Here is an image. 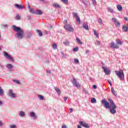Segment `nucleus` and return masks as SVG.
Returning a JSON list of instances; mask_svg holds the SVG:
<instances>
[{
	"label": "nucleus",
	"instance_id": "864d4df0",
	"mask_svg": "<svg viewBox=\"0 0 128 128\" xmlns=\"http://www.w3.org/2000/svg\"><path fill=\"white\" fill-rule=\"evenodd\" d=\"M3 26H4V28H8V24H4Z\"/></svg>",
	"mask_w": 128,
	"mask_h": 128
},
{
	"label": "nucleus",
	"instance_id": "c9c22d12",
	"mask_svg": "<svg viewBox=\"0 0 128 128\" xmlns=\"http://www.w3.org/2000/svg\"><path fill=\"white\" fill-rule=\"evenodd\" d=\"M53 6H54V8H60V6L59 4H53Z\"/></svg>",
	"mask_w": 128,
	"mask_h": 128
},
{
	"label": "nucleus",
	"instance_id": "f03ea898",
	"mask_svg": "<svg viewBox=\"0 0 128 128\" xmlns=\"http://www.w3.org/2000/svg\"><path fill=\"white\" fill-rule=\"evenodd\" d=\"M24 30L20 27H16V37L18 40H22L24 36Z\"/></svg>",
	"mask_w": 128,
	"mask_h": 128
},
{
	"label": "nucleus",
	"instance_id": "69168bd1",
	"mask_svg": "<svg viewBox=\"0 0 128 128\" xmlns=\"http://www.w3.org/2000/svg\"><path fill=\"white\" fill-rule=\"evenodd\" d=\"M50 28H52V26H50Z\"/></svg>",
	"mask_w": 128,
	"mask_h": 128
},
{
	"label": "nucleus",
	"instance_id": "1a4fd4ad",
	"mask_svg": "<svg viewBox=\"0 0 128 128\" xmlns=\"http://www.w3.org/2000/svg\"><path fill=\"white\" fill-rule=\"evenodd\" d=\"M110 47L112 48H120V46L118 44L114 43V42H112L110 44Z\"/></svg>",
	"mask_w": 128,
	"mask_h": 128
},
{
	"label": "nucleus",
	"instance_id": "72a5a7b5",
	"mask_svg": "<svg viewBox=\"0 0 128 128\" xmlns=\"http://www.w3.org/2000/svg\"><path fill=\"white\" fill-rule=\"evenodd\" d=\"M98 22L100 24H102V20L101 18H99L98 19Z\"/></svg>",
	"mask_w": 128,
	"mask_h": 128
},
{
	"label": "nucleus",
	"instance_id": "c756f323",
	"mask_svg": "<svg viewBox=\"0 0 128 128\" xmlns=\"http://www.w3.org/2000/svg\"><path fill=\"white\" fill-rule=\"evenodd\" d=\"M93 32H94V36H96V38H98V32H96V30H93Z\"/></svg>",
	"mask_w": 128,
	"mask_h": 128
},
{
	"label": "nucleus",
	"instance_id": "8fccbe9b",
	"mask_svg": "<svg viewBox=\"0 0 128 128\" xmlns=\"http://www.w3.org/2000/svg\"><path fill=\"white\" fill-rule=\"evenodd\" d=\"M0 68H4V65L2 63H0Z\"/></svg>",
	"mask_w": 128,
	"mask_h": 128
},
{
	"label": "nucleus",
	"instance_id": "5701e85b",
	"mask_svg": "<svg viewBox=\"0 0 128 128\" xmlns=\"http://www.w3.org/2000/svg\"><path fill=\"white\" fill-rule=\"evenodd\" d=\"M117 8L120 12H122V6L121 5H118Z\"/></svg>",
	"mask_w": 128,
	"mask_h": 128
},
{
	"label": "nucleus",
	"instance_id": "0e129e2a",
	"mask_svg": "<svg viewBox=\"0 0 128 128\" xmlns=\"http://www.w3.org/2000/svg\"><path fill=\"white\" fill-rule=\"evenodd\" d=\"M29 35H30V36H32V34L29 33Z\"/></svg>",
	"mask_w": 128,
	"mask_h": 128
},
{
	"label": "nucleus",
	"instance_id": "f3484780",
	"mask_svg": "<svg viewBox=\"0 0 128 128\" xmlns=\"http://www.w3.org/2000/svg\"><path fill=\"white\" fill-rule=\"evenodd\" d=\"M107 10L109 12H111V14H114V9L110 7H108L107 8Z\"/></svg>",
	"mask_w": 128,
	"mask_h": 128
},
{
	"label": "nucleus",
	"instance_id": "de8ad7c7",
	"mask_svg": "<svg viewBox=\"0 0 128 128\" xmlns=\"http://www.w3.org/2000/svg\"><path fill=\"white\" fill-rule=\"evenodd\" d=\"M46 72H47V74H50V73H51V72H50V70H46Z\"/></svg>",
	"mask_w": 128,
	"mask_h": 128
},
{
	"label": "nucleus",
	"instance_id": "37998d69",
	"mask_svg": "<svg viewBox=\"0 0 128 128\" xmlns=\"http://www.w3.org/2000/svg\"><path fill=\"white\" fill-rule=\"evenodd\" d=\"M10 128H16V125H10Z\"/></svg>",
	"mask_w": 128,
	"mask_h": 128
},
{
	"label": "nucleus",
	"instance_id": "a211bd4d",
	"mask_svg": "<svg viewBox=\"0 0 128 128\" xmlns=\"http://www.w3.org/2000/svg\"><path fill=\"white\" fill-rule=\"evenodd\" d=\"M16 8H18V10H24V7L22 5L16 4Z\"/></svg>",
	"mask_w": 128,
	"mask_h": 128
},
{
	"label": "nucleus",
	"instance_id": "603ef678",
	"mask_svg": "<svg viewBox=\"0 0 128 128\" xmlns=\"http://www.w3.org/2000/svg\"><path fill=\"white\" fill-rule=\"evenodd\" d=\"M66 100H68V97H64V102H66Z\"/></svg>",
	"mask_w": 128,
	"mask_h": 128
},
{
	"label": "nucleus",
	"instance_id": "f257e3e1",
	"mask_svg": "<svg viewBox=\"0 0 128 128\" xmlns=\"http://www.w3.org/2000/svg\"><path fill=\"white\" fill-rule=\"evenodd\" d=\"M108 102L110 103L106 100H102V104L104 105L106 108H110V114H116V106L114 104V102L112 100L108 99Z\"/></svg>",
	"mask_w": 128,
	"mask_h": 128
},
{
	"label": "nucleus",
	"instance_id": "cd10ccee",
	"mask_svg": "<svg viewBox=\"0 0 128 128\" xmlns=\"http://www.w3.org/2000/svg\"><path fill=\"white\" fill-rule=\"evenodd\" d=\"M29 10L30 12H32V14H36V12L34 11V9L32 8L30 6H28Z\"/></svg>",
	"mask_w": 128,
	"mask_h": 128
},
{
	"label": "nucleus",
	"instance_id": "f704fd0d",
	"mask_svg": "<svg viewBox=\"0 0 128 128\" xmlns=\"http://www.w3.org/2000/svg\"><path fill=\"white\" fill-rule=\"evenodd\" d=\"M62 2H64L65 4H68V0H61Z\"/></svg>",
	"mask_w": 128,
	"mask_h": 128
},
{
	"label": "nucleus",
	"instance_id": "ea45409f",
	"mask_svg": "<svg viewBox=\"0 0 128 128\" xmlns=\"http://www.w3.org/2000/svg\"><path fill=\"white\" fill-rule=\"evenodd\" d=\"M12 28L14 32H16V25L12 26Z\"/></svg>",
	"mask_w": 128,
	"mask_h": 128
},
{
	"label": "nucleus",
	"instance_id": "4468645a",
	"mask_svg": "<svg viewBox=\"0 0 128 128\" xmlns=\"http://www.w3.org/2000/svg\"><path fill=\"white\" fill-rule=\"evenodd\" d=\"M56 92H57L58 96H60V94L62 93V91H60V88H56V87H54V88Z\"/></svg>",
	"mask_w": 128,
	"mask_h": 128
},
{
	"label": "nucleus",
	"instance_id": "dca6fc26",
	"mask_svg": "<svg viewBox=\"0 0 128 128\" xmlns=\"http://www.w3.org/2000/svg\"><path fill=\"white\" fill-rule=\"evenodd\" d=\"M83 28L86 29V30H88V23L85 22L83 24Z\"/></svg>",
	"mask_w": 128,
	"mask_h": 128
},
{
	"label": "nucleus",
	"instance_id": "f8f14e48",
	"mask_svg": "<svg viewBox=\"0 0 128 128\" xmlns=\"http://www.w3.org/2000/svg\"><path fill=\"white\" fill-rule=\"evenodd\" d=\"M80 126H84V128H90V126H88V124H86V122L80 121Z\"/></svg>",
	"mask_w": 128,
	"mask_h": 128
},
{
	"label": "nucleus",
	"instance_id": "5fc2aeb1",
	"mask_svg": "<svg viewBox=\"0 0 128 128\" xmlns=\"http://www.w3.org/2000/svg\"><path fill=\"white\" fill-rule=\"evenodd\" d=\"M62 128H66V125H63Z\"/></svg>",
	"mask_w": 128,
	"mask_h": 128
},
{
	"label": "nucleus",
	"instance_id": "bb28decb",
	"mask_svg": "<svg viewBox=\"0 0 128 128\" xmlns=\"http://www.w3.org/2000/svg\"><path fill=\"white\" fill-rule=\"evenodd\" d=\"M76 40L78 44H82V42H80V38L77 37L76 38Z\"/></svg>",
	"mask_w": 128,
	"mask_h": 128
},
{
	"label": "nucleus",
	"instance_id": "ddd939ff",
	"mask_svg": "<svg viewBox=\"0 0 128 128\" xmlns=\"http://www.w3.org/2000/svg\"><path fill=\"white\" fill-rule=\"evenodd\" d=\"M30 116L31 118H33L34 120H36V113L34 112H30Z\"/></svg>",
	"mask_w": 128,
	"mask_h": 128
},
{
	"label": "nucleus",
	"instance_id": "4be33fe9",
	"mask_svg": "<svg viewBox=\"0 0 128 128\" xmlns=\"http://www.w3.org/2000/svg\"><path fill=\"white\" fill-rule=\"evenodd\" d=\"M19 116H26V114L22 111H20L19 112Z\"/></svg>",
	"mask_w": 128,
	"mask_h": 128
},
{
	"label": "nucleus",
	"instance_id": "c03bdc74",
	"mask_svg": "<svg viewBox=\"0 0 128 128\" xmlns=\"http://www.w3.org/2000/svg\"><path fill=\"white\" fill-rule=\"evenodd\" d=\"M16 84H19L20 86V84H22L20 82V81H18V80H16Z\"/></svg>",
	"mask_w": 128,
	"mask_h": 128
},
{
	"label": "nucleus",
	"instance_id": "bf43d9fd",
	"mask_svg": "<svg viewBox=\"0 0 128 128\" xmlns=\"http://www.w3.org/2000/svg\"><path fill=\"white\" fill-rule=\"evenodd\" d=\"M64 23L68 24V20H64Z\"/></svg>",
	"mask_w": 128,
	"mask_h": 128
},
{
	"label": "nucleus",
	"instance_id": "b1692460",
	"mask_svg": "<svg viewBox=\"0 0 128 128\" xmlns=\"http://www.w3.org/2000/svg\"><path fill=\"white\" fill-rule=\"evenodd\" d=\"M6 68H9L10 70L12 68L13 66L12 64H8L6 65Z\"/></svg>",
	"mask_w": 128,
	"mask_h": 128
},
{
	"label": "nucleus",
	"instance_id": "3c124183",
	"mask_svg": "<svg viewBox=\"0 0 128 128\" xmlns=\"http://www.w3.org/2000/svg\"><path fill=\"white\" fill-rule=\"evenodd\" d=\"M12 82H15V84H16V80H12Z\"/></svg>",
	"mask_w": 128,
	"mask_h": 128
},
{
	"label": "nucleus",
	"instance_id": "680f3d73",
	"mask_svg": "<svg viewBox=\"0 0 128 128\" xmlns=\"http://www.w3.org/2000/svg\"><path fill=\"white\" fill-rule=\"evenodd\" d=\"M0 106H2V101H0Z\"/></svg>",
	"mask_w": 128,
	"mask_h": 128
},
{
	"label": "nucleus",
	"instance_id": "0eeeda50",
	"mask_svg": "<svg viewBox=\"0 0 128 128\" xmlns=\"http://www.w3.org/2000/svg\"><path fill=\"white\" fill-rule=\"evenodd\" d=\"M72 84L76 88H80V84L76 81V78H73L72 80Z\"/></svg>",
	"mask_w": 128,
	"mask_h": 128
},
{
	"label": "nucleus",
	"instance_id": "473e14b6",
	"mask_svg": "<svg viewBox=\"0 0 128 128\" xmlns=\"http://www.w3.org/2000/svg\"><path fill=\"white\" fill-rule=\"evenodd\" d=\"M91 102H92V104H96V100L95 98H92L91 100Z\"/></svg>",
	"mask_w": 128,
	"mask_h": 128
},
{
	"label": "nucleus",
	"instance_id": "a19ab883",
	"mask_svg": "<svg viewBox=\"0 0 128 128\" xmlns=\"http://www.w3.org/2000/svg\"><path fill=\"white\" fill-rule=\"evenodd\" d=\"M74 62L76 64H78L80 62L78 59H74Z\"/></svg>",
	"mask_w": 128,
	"mask_h": 128
},
{
	"label": "nucleus",
	"instance_id": "2f4dec72",
	"mask_svg": "<svg viewBox=\"0 0 128 128\" xmlns=\"http://www.w3.org/2000/svg\"><path fill=\"white\" fill-rule=\"evenodd\" d=\"M38 98L39 100H43L44 99V98L42 95H38Z\"/></svg>",
	"mask_w": 128,
	"mask_h": 128
},
{
	"label": "nucleus",
	"instance_id": "58836bf2",
	"mask_svg": "<svg viewBox=\"0 0 128 128\" xmlns=\"http://www.w3.org/2000/svg\"><path fill=\"white\" fill-rule=\"evenodd\" d=\"M78 47H76L73 48V52H78Z\"/></svg>",
	"mask_w": 128,
	"mask_h": 128
},
{
	"label": "nucleus",
	"instance_id": "7c9ffc66",
	"mask_svg": "<svg viewBox=\"0 0 128 128\" xmlns=\"http://www.w3.org/2000/svg\"><path fill=\"white\" fill-rule=\"evenodd\" d=\"M0 96H4V90L0 86Z\"/></svg>",
	"mask_w": 128,
	"mask_h": 128
},
{
	"label": "nucleus",
	"instance_id": "338daca9",
	"mask_svg": "<svg viewBox=\"0 0 128 128\" xmlns=\"http://www.w3.org/2000/svg\"><path fill=\"white\" fill-rule=\"evenodd\" d=\"M40 2H44V0H40Z\"/></svg>",
	"mask_w": 128,
	"mask_h": 128
},
{
	"label": "nucleus",
	"instance_id": "423d86ee",
	"mask_svg": "<svg viewBox=\"0 0 128 128\" xmlns=\"http://www.w3.org/2000/svg\"><path fill=\"white\" fill-rule=\"evenodd\" d=\"M112 22H114V24H115V26L117 28H118L120 26V23L118 20V19L116 18H112Z\"/></svg>",
	"mask_w": 128,
	"mask_h": 128
},
{
	"label": "nucleus",
	"instance_id": "412c9836",
	"mask_svg": "<svg viewBox=\"0 0 128 128\" xmlns=\"http://www.w3.org/2000/svg\"><path fill=\"white\" fill-rule=\"evenodd\" d=\"M64 44L66 46H70V42L68 40H66L63 42Z\"/></svg>",
	"mask_w": 128,
	"mask_h": 128
},
{
	"label": "nucleus",
	"instance_id": "4d7b16f0",
	"mask_svg": "<svg viewBox=\"0 0 128 128\" xmlns=\"http://www.w3.org/2000/svg\"><path fill=\"white\" fill-rule=\"evenodd\" d=\"M93 88H95V89L96 88V86L94 85Z\"/></svg>",
	"mask_w": 128,
	"mask_h": 128
},
{
	"label": "nucleus",
	"instance_id": "393cba45",
	"mask_svg": "<svg viewBox=\"0 0 128 128\" xmlns=\"http://www.w3.org/2000/svg\"><path fill=\"white\" fill-rule=\"evenodd\" d=\"M122 30L124 32H128V28L126 25H124L122 26Z\"/></svg>",
	"mask_w": 128,
	"mask_h": 128
},
{
	"label": "nucleus",
	"instance_id": "2eb2a0df",
	"mask_svg": "<svg viewBox=\"0 0 128 128\" xmlns=\"http://www.w3.org/2000/svg\"><path fill=\"white\" fill-rule=\"evenodd\" d=\"M116 42L117 44H120V46H122V44H124V42L120 40V39H116Z\"/></svg>",
	"mask_w": 128,
	"mask_h": 128
},
{
	"label": "nucleus",
	"instance_id": "9b49d317",
	"mask_svg": "<svg viewBox=\"0 0 128 128\" xmlns=\"http://www.w3.org/2000/svg\"><path fill=\"white\" fill-rule=\"evenodd\" d=\"M102 70H104V72L106 74L108 75L110 74V70L108 68H106L104 66L102 67Z\"/></svg>",
	"mask_w": 128,
	"mask_h": 128
},
{
	"label": "nucleus",
	"instance_id": "79ce46f5",
	"mask_svg": "<svg viewBox=\"0 0 128 128\" xmlns=\"http://www.w3.org/2000/svg\"><path fill=\"white\" fill-rule=\"evenodd\" d=\"M4 126V122L0 120V126L2 128Z\"/></svg>",
	"mask_w": 128,
	"mask_h": 128
},
{
	"label": "nucleus",
	"instance_id": "6e6552de",
	"mask_svg": "<svg viewBox=\"0 0 128 128\" xmlns=\"http://www.w3.org/2000/svg\"><path fill=\"white\" fill-rule=\"evenodd\" d=\"M64 28L68 32H74V28L70 24L64 25Z\"/></svg>",
	"mask_w": 128,
	"mask_h": 128
},
{
	"label": "nucleus",
	"instance_id": "4c0bfd02",
	"mask_svg": "<svg viewBox=\"0 0 128 128\" xmlns=\"http://www.w3.org/2000/svg\"><path fill=\"white\" fill-rule=\"evenodd\" d=\"M92 2L94 6H96V0H92Z\"/></svg>",
	"mask_w": 128,
	"mask_h": 128
},
{
	"label": "nucleus",
	"instance_id": "c85d7f7f",
	"mask_svg": "<svg viewBox=\"0 0 128 128\" xmlns=\"http://www.w3.org/2000/svg\"><path fill=\"white\" fill-rule=\"evenodd\" d=\"M37 32L39 36H42V31L40 30H37Z\"/></svg>",
	"mask_w": 128,
	"mask_h": 128
},
{
	"label": "nucleus",
	"instance_id": "49530a36",
	"mask_svg": "<svg viewBox=\"0 0 128 128\" xmlns=\"http://www.w3.org/2000/svg\"><path fill=\"white\" fill-rule=\"evenodd\" d=\"M96 44L98 46H100V42L99 41H97Z\"/></svg>",
	"mask_w": 128,
	"mask_h": 128
},
{
	"label": "nucleus",
	"instance_id": "e2e57ef3",
	"mask_svg": "<svg viewBox=\"0 0 128 128\" xmlns=\"http://www.w3.org/2000/svg\"><path fill=\"white\" fill-rule=\"evenodd\" d=\"M78 128H82V126H78Z\"/></svg>",
	"mask_w": 128,
	"mask_h": 128
},
{
	"label": "nucleus",
	"instance_id": "a18cd8bd",
	"mask_svg": "<svg viewBox=\"0 0 128 128\" xmlns=\"http://www.w3.org/2000/svg\"><path fill=\"white\" fill-rule=\"evenodd\" d=\"M108 82L110 84V86H112V82H110V80H108Z\"/></svg>",
	"mask_w": 128,
	"mask_h": 128
},
{
	"label": "nucleus",
	"instance_id": "a878e982",
	"mask_svg": "<svg viewBox=\"0 0 128 128\" xmlns=\"http://www.w3.org/2000/svg\"><path fill=\"white\" fill-rule=\"evenodd\" d=\"M52 48L54 50H56L58 48V45H56V44H52Z\"/></svg>",
	"mask_w": 128,
	"mask_h": 128
},
{
	"label": "nucleus",
	"instance_id": "aec40b11",
	"mask_svg": "<svg viewBox=\"0 0 128 128\" xmlns=\"http://www.w3.org/2000/svg\"><path fill=\"white\" fill-rule=\"evenodd\" d=\"M111 92L114 96H116V92L114 90V88H111Z\"/></svg>",
	"mask_w": 128,
	"mask_h": 128
},
{
	"label": "nucleus",
	"instance_id": "13d9d810",
	"mask_svg": "<svg viewBox=\"0 0 128 128\" xmlns=\"http://www.w3.org/2000/svg\"><path fill=\"white\" fill-rule=\"evenodd\" d=\"M70 112H72V108H70Z\"/></svg>",
	"mask_w": 128,
	"mask_h": 128
},
{
	"label": "nucleus",
	"instance_id": "9d476101",
	"mask_svg": "<svg viewBox=\"0 0 128 128\" xmlns=\"http://www.w3.org/2000/svg\"><path fill=\"white\" fill-rule=\"evenodd\" d=\"M74 18H76V20L78 24H80V17L78 16V13L74 12L72 13Z\"/></svg>",
	"mask_w": 128,
	"mask_h": 128
},
{
	"label": "nucleus",
	"instance_id": "20e7f679",
	"mask_svg": "<svg viewBox=\"0 0 128 128\" xmlns=\"http://www.w3.org/2000/svg\"><path fill=\"white\" fill-rule=\"evenodd\" d=\"M3 54L6 58H8V60H10V62H14V58H12V56L10 55V54H8L6 52L4 51L3 52Z\"/></svg>",
	"mask_w": 128,
	"mask_h": 128
},
{
	"label": "nucleus",
	"instance_id": "6e6d98bb",
	"mask_svg": "<svg viewBox=\"0 0 128 128\" xmlns=\"http://www.w3.org/2000/svg\"><path fill=\"white\" fill-rule=\"evenodd\" d=\"M88 52H90V50H86V54H88Z\"/></svg>",
	"mask_w": 128,
	"mask_h": 128
},
{
	"label": "nucleus",
	"instance_id": "09e8293b",
	"mask_svg": "<svg viewBox=\"0 0 128 128\" xmlns=\"http://www.w3.org/2000/svg\"><path fill=\"white\" fill-rule=\"evenodd\" d=\"M124 20H126V22H128V17H124Z\"/></svg>",
	"mask_w": 128,
	"mask_h": 128
},
{
	"label": "nucleus",
	"instance_id": "774afa93",
	"mask_svg": "<svg viewBox=\"0 0 128 128\" xmlns=\"http://www.w3.org/2000/svg\"><path fill=\"white\" fill-rule=\"evenodd\" d=\"M15 6L16 7V4H14Z\"/></svg>",
	"mask_w": 128,
	"mask_h": 128
},
{
	"label": "nucleus",
	"instance_id": "e433bc0d",
	"mask_svg": "<svg viewBox=\"0 0 128 128\" xmlns=\"http://www.w3.org/2000/svg\"><path fill=\"white\" fill-rule=\"evenodd\" d=\"M20 18H20V14H17V15H16L17 20H20Z\"/></svg>",
	"mask_w": 128,
	"mask_h": 128
},
{
	"label": "nucleus",
	"instance_id": "39448f33",
	"mask_svg": "<svg viewBox=\"0 0 128 128\" xmlns=\"http://www.w3.org/2000/svg\"><path fill=\"white\" fill-rule=\"evenodd\" d=\"M8 96H10L12 98H14L16 96V95L14 92V90L12 89H10L8 90Z\"/></svg>",
	"mask_w": 128,
	"mask_h": 128
},
{
	"label": "nucleus",
	"instance_id": "052dcab7",
	"mask_svg": "<svg viewBox=\"0 0 128 128\" xmlns=\"http://www.w3.org/2000/svg\"><path fill=\"white\" fill-rule=\"evenodd\" d=\"M44 34H48V31H45Z\"/></svg>",
	"mask_w": 128,
	"mask_h": 128
},
{
	"label": "nucleus",
	"instance_id": "7ed1b4c3",
	"mask_svg": "<svg viewBox=\"0 0 128 128\" xmlns=\"http://www.w3.org/2000/svg\"><path fill=\"white\" fill-rule=\"evenodd\" d=\"M116 74L119 78L120 80H122L124 78V70H115Z\"/></svg>",
	"mask_w": 128,
	"mask_h": 128
},
{
	"label": "nucleus",
	"instance_id": "6ab92c4d",
	"mask_svg": "<svg viewBox=\"0 0 128 128\" xmlns=\"http://www.w3.org/2000/svg\"><path fill=\"white\" fill-rule=\"evenodd\" d=\"M36 14H42V12L40 10H36L35 12Z\"/></svg>",
	"mask_w": 128,
	"mask_h": 128
}]
</instances>
